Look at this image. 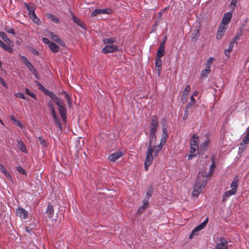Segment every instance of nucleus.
<instances>
[{
    "mask_svg": "<svg viewBox=\"0 0 249 249\" xmlns=\"http://www.w3.org/2000/svg\"><path fill=\"white\" fill-rule=\"evenodd\" d=\"M206 175L204 170L200 171L198 173L196 182L193 190V194L194 196H197L203 188L205 187L207 181V178L205 177Z\"/></svg>",
    "mask_w": 249,
    "mask_h": 249,
    "instance_id": "1",
    "label": "nucleus"
},
{
    "mask_svg": "<svg viewBox=\"0 0 249 249\" xmlns=\"http://www.w3.org/2000/svg\"><path fill=\"white\" fill-rule=\"evenodd\" d=\"M241 35V34L240 33H238L230 41L228 49L225 50L224 53L228 57L230 56V53L232 51L234 46L235 45H237V41L239 39Z\"/></svg>",
    "mask_w": 249,
    "mask_h": 249,
    "instance_id": "2",
    "label": "nucleus"
},
{
    "mask_svg": "<svg viewBox=\"0 0 249 249\" xmlns=\"http://www.w3.org/2000/svg\"><path fill=\"white\" fill-rule=\"evenodd\" d=\"M152 142H149V145L147 148L146 158L145 160V163H147L148 164H152L153 160V148L152 147Z\"/></svg>",
    "mask_w": 249,
    "mask_h": 249,
    "instance_id": "3",
    "label": "nucleus"
},
{
    "mask_svg": "<svg viewBox=\"0 0 249 249\" xmlns=\"http://www.w3.org/2000/svg\"><path fill=\"white\" fill-rule=\"evenodd\" d=\"M119 46L117 45L107 44L102 50V52L104 54L112 53L119 51Z\"/></svg>",
    "mask_w": 249,
    "mask_h": 249,
    "instance_id": "4",
    "label": "nucleus"
},
{
    "mask_svg": "<svg viewBox=\"0 0 249 249\" xmlns=\"http://www.w3.org/2000/svg\"><path fill=\"white\" fill-rule=\"evenodd\" d=\"M158 125L150 124V134L149 142H155L157 139L156 133L157 131Z\"/></svg>",
    "mask_w": 249,
    "mask_h": 249,
    "instance_id": "5",
    "label": "nucleus"
},
{
    "mask_svg": "<svg viewBox=\"0 0 249 249\" xmlns=\"http://www.w3.org/2000/svg\"><path fill=\"white\" fill-rule=\"evenodd\" d=\"M113 13V10L111 8L105 9H95L91 13L92 16H96L98 14L110 15Z\"/></svg>",
    "mask_w": 249,
    "mask_h": 249,
    "instance_id": "6",
    "label": "nucleus"
},
{
    "mask_svg": "<svg viewBox=\"0 0 249 249\" xmlns=\"http://www.w3.org/2000/svg\"><path fill=\"white\" fill-rule=\"evenodd\" d=\"M227 241L225 238L220 237L219 239V242L217 243L214 249H227Z\"/></svg>",
    "mask_w": 249,
    "mask_h": 249,
    "instance_id": "7",
    "label": "nucleus"
},
{
    "mask_svg": "<svg viewBox=\"0 0 249 249\" xmlns=\"http://www.w3.org/2000/svg\"><path fill=\"white\" fill-rule=\"evenodd\" d=\"M208 221V218H207L202 223L200 224L199 225L196 226L192 231V233L190 235V238H192V236L195 235H197V232L202 230L206 225Z\"/></svg>",
    "mask_w": 249,
    "mask_h": 249,
    "instance_id": "8",
    "label": "nucleus"
},
{
    "mask_svg": "<svg viewBox=\"0 0 249 249\" xmlns=\"http://www.w3.org/2000/svg\"><path fill=\"white\" fill-rule=\"evenodd\" d=\"M124 153L122 151H117L111 154H110L108 157V160L114 162L118 159L123 156Z\"/></svg>",
    "mask_w": 249,
    "mask_h": 249,
    "instance_id": "9",
    "label": "nucleus"
},
{
    "mask_svg": "<svg viewBox=\"0 0 249 249\" xmlns=\"http://www.w3.org/2000/svg\"><path fill=\"white\" fill-rule=\"evenodd\" d=\"M17 214L23 219H26L28 216L27 211L21 207H19L17 209Z\"/></svg>",
    "mask_w": 249,
    "mask_h": 249,
    "instance_id": "10",
    "label": "nucleus"
},
{
    "mask_svg": "<svg viewBox=\"0 0 249 249\" xmlns=\"http://www.w3.org/2000/svg\"><path fill=\"white\" fill-rule=\"evenodd\" d=\"M155 65L156 71L158 76H160L162 66L161 58L156 57Z\"/></svg>",
    "mask_w": 249,
    "mask_h": 249,
    "instance_id": "11",
    "label": "nucleus"
},
{
    "mask_svg": "<svg viewBox=\"0 0 249 249\" xmlns=\"http://www.w3.org/2000/svg\"><path fill=\"white\" fill-rule=\"evenodd\" d=\"M226 30V27L225 25H221L218 28L217 33L216 34V38L217 39H220L224 35V33L225 32Z\"/></svg>",
    "mask_w": 249,
    "mask_h": 249,
    "instance_id": "12",
    "label": "nucleus"
},
{
    "mask_svg": "<svg viewBox=\"0 0 249 249\" xmlns=\"http://www.w3.org/2000/svg\"><path fill=\"white\" fill-rule=\"evenodd\" d=\"M236 191L234 189H231L225 192L222 196V201H226L229 197L236 194Z\"/></svg>",
    "mask_w": 249,
    "mask_h": 249,
    "instance_id": "13",
    "label": "nucleus"
},
{
    "mask_svg": "<svg viewBox=\"0 0 249 249\" xmlns=\"http://www.w3.org/2000/svg\"><path fill=\"white\" fill-rule=\"evenodd\" d=\"M232 14L231 12H227L225 13L224 15V17L222 19V25H226L228 24L231 18H232Z\"/></svg>",
    "mask_w": 249,
    "mask_h": 249,
    "instance_id": "14",
    "label": "nucleus"
},
{
    "mask_svg": "<svg viewBox=\"0 0 249 249\" xmlns=\"http://www.w3.org/2000/svg\"><path fill=\"white\" fill-rule=\"evenodd\" d=\"M198 150H199V147L195 148V147L191 146L190 153L188 156V160H190L192 159L193 158L195 157Z\"/></svg>",
    "mask_w": 249,
    "mask_h": 249,
    "instance_id": "15",
    "label": "nucleus"
},
{
    "mask_svg": "<svg viewBox=\"0 0 249 249\" xmlns=\"http://www.w3.org/2000/svg\"><path fill=\"white\" fill-rule=\"evenodd\" d=\"M199 137L196 134H193L190 142V146H194L195 148L199 147Z\"/></svg>",
    "mask_w": 249,
    "mask_h": 249,
    "instance_id": "16",
    "label": "nucleus"
},
{
    "mask_svg": "<svg viewBox=\"0 0 249 249\" xmlns=\"http://www.w3.org/2000/svg\"><path fill=\"white\" fill-rule=\"evenodd\" d=\"M214 160H215V158H214V157L213 156L212 157V164L210 167V170L208 173H207L206 172H205V173L207 174L206 175H205V177L206 178L210 177L212 175V174L213 173V172L214 171V169L215 166V163H214Z\"/></svg>",
    "mask_w": 249,
    "mask_h": 249,
    "instance_id": "17",
    "label": "nucleus"
},
{
    "mask_svg": "<svg viewBox=\"0 0 249 249\" xmlns=\"http://www.w3.org/2000/svg\"><path fill=\"white\" fill-rule=\"evenodd\" d=\"M26 67L29 69L30 71L32 73V74H33L35 77L38 79L39 77L38 76V72L37 70L36 69L35 67L31 63L28 64L27 66H26Z\"/></svg>",
    "mask_w": 249,
    "mask_h": 249,
    "instance_id": "18",
    "label": "nucleus"
},
{
    "mask_svg": "<svg viewBox=\"0 0 249 249\" xmlns=\"http://www.w3.org/2000/svg\"><path fill=\"white\" fill-rule=\"evenodd\" d=\"M45 213L48 217L50 218L53 217L54 214V210L53 206L51 204H48Z\"/></svg>",
    "mask_w": 249,
    "mask_h": 249,
    "instance_id": "19",
    "label": "nucleus"
},
{
    "mask_svg": "<svg viewBox=\"0 0 249 249\" xmlns=\"http://www.w3.org/2000/svg\"><path fill=\"white\" fill-rule=\"evenodd\" d=\"M59 112L63 122L66 121V109L64 106L60 107H59Z\"/></svg>",
    "mask_w": 249,
    "mask_h": 249,
    "instance_id": "20",
    "label": "nucleus"
},
{
    "mask_svg": "<svg viewBox=\"0 0 249 249\" xmlns=\"http://www.w3.org/2000/svg\"><path fill=\"white\" fill-rule=\"evenodd\" d=\"M238 183V176L236 175L233 178V180L230 186L231 188V189H234L235 191H237Z\"/></svg>",
    "mask_w": 249,
    "mask_h": 249,
    "instance_id": "21",
    "label": "nucleus"
},
{
    "mask_svg": "<svg viewBox=\"0 0 249 249\" xmlns=\"http://www.w3.org/2000/svg\"><path fill=\"white\" fill-rule=\"evenodd\" d=\"M199 36V30L198 29L195 30L191 36V41L194 43H196L197 40Z\"/></svg>",
    "mask_w": 249,
    "mask_h": 249,
    "instance_id": "22",
    "label": "nucleus"
},
{
    "mask_svg": "<svg viewBox=\"0 0 249 249\" xmlns=\"http://www.w3.org/2000/svg\"><path fill=\"white\" fill-rule=\"evenodd\" d=\"M164 54V46L163 43H160L159 48L156 54V57L161 58Z\"/></svg>",
    "mask_w": 249,
    "mask_h": 249,
    "instance_id": "23",
    "label": "nucleus"
},
{
    "mask_svg": "<svg viewBox=\"0 0 249 249\" xmlns=\"http://www.w3.org/2000/svg\"><path fill=\"white\" fill-rule=\"evenodd\" d=\"M24 6L27 9L29 13H32L35 12V10L36 9V7L35 5L33 3H26L25 2L24 4Z\"/></svg>",
    "mask_w": 249,
    "mask_h": 249,
    "instance_id": "24",
    "label": "nucleus"
},
{
    "mask_svg": "<svg viewBox=\"0 0 249 249\" xmlns=\"http://www.w3.org/2000/svg\"><path fill=\"white\" fill-rule=\"evenodd\" d=\"M46 17L50 19L52 21L58 24L60 23V20L59 19L56 17V16H54L51 13H47L46 14Z\"/></svg>",
    "mask_w": 249,
    "mask_h": 249,
    "instance_id": "25",
    "label": "nucleus"
},
{
    "mask_svg": "<svg viewBox=\"0 0 249 249\" xmlns=\"http://www.w3.org/2000/svg\"><path fill=\"white\" fill-rule=\"evenodd\" d=\"M0 47L3 50L12 53L13 49L12 47H10L8 45L3 43L2 41L0 39Z\"/></svg>",
    "mask_w": 249,
    "mask_h": 249,
    "instance_id": "26",
    "label": "nucleus"
},
{
    "mask_svg": "<svg viewBox=\"0 0 249 249\" xmlns=\"http://www.w3.org/2000/svg\"><path fill=\"white\" fill-rule=\"evenodd\" d=\"M48 47L53 53H56L59 51V47L53 42H52L50 44H49Z\"/></svg>",
    "mask_w": 249,
    "mask_h": 249,
    "instance_id": "27",
    "label": "nucleus"
},
{
    "mask_svg": "<svg viewBox=\"0 0 249 249\" xmlns=\"http://www.w3.org/2000/svg\"><path fill=\"white\" fill-rule=\"evenodd\" d=\"M0 171H1L4 175V176L8 179L11 180L12 177L11 175L6 170L4 166L0 163Z\"/></svg>",
    "mask_w": 249,
    "mask_h": 249,
    "instance_id": "28",
    "label": "nucleus"
},
{
    "mask_svg": "<svg viewBox=\"0 0 249 249\" xmlns=\"http://www.w3.org/2000/svg\"><path fill=\"white\" fill-rule=\"evenodd\" d=\"M209 145V141L208 140H205L203 142L200 143L199 146V149L200 151H205L207 150Z\"/></svg>",
    "mask_w": 249,
    "mask_h": 249,
    "instance_id": "29",
    "label": "nucleus"
},
{
    "mask_svg": "<svg viewBox=\"0 0 249 249\" xmlns=\"http://www.w3.org/2000/svg\"><path fill=\"white\" fill-rule=\"evenodd\" d=\"M10 120L16 125L18 126L20 128L22 129L24 128V126L23 125V124L21 123V122L16 119V118L13 116L11 115L10 116Z\"/></svg>",
    "mask_w": 249,
    "mask_h": 249,
    "instance_id": "30",
    "label": "nucleus"
},
{
    "mask_svg": "<svg viewBox=\"0 0 249 249\" xmlns=\"http://www.w3.org/2000/svg\"><path fill=\"white\" fill-rule=\"evenodd\" d=\"M30 17L32 18L33 21L37 24H40V20L39 18L36 16L35 12L29 13Z\"/></svg>",
    "mask_w": 249,
    "mask_h": 249,
    "instance_id": "31",
    "label": "nucleus"
},
{
    "mask_svg": "<svg viewBox=\"0 0 249 249\" xmlns=\"http://www.w3.org/2000/svg\"><path fill=\"white\" fill-rule=\"evenodd\" d=\"M117 41L116 37H110L107 38H105L103 40V42L105 44H111L114 45L113 44Z\"/></svg>",
    "mask_w": 249,
    "mask_h": 249,
    "instance_id": "32",
    "label": "nucleus"
},
{
    "mask_svg": "<svg viewBox=\"0 0 249 249\" xmlns=\"http://www.w3.org/2000/svg\"><path fill=\"white\" fill-rule=\"evenodd\" d=\"M18 145L19 149L23 152L26 153L27 152L26 146L23 142L21 141H18Z\"/></svg>",
    "mask_w": 249,
    "mask_h": 249,
    "instance_id": "33",
    "label": "nucleus"
},
{
    "mask_svg": "<svg viewBox=\"0 0 249 249\" xmlns=\"http://www.w3.org/2000/svg\"><path fill=\"white\" fill-rule=\"evenodd\" d=\"M162 133L161 139H163L164 140L166 141L168 134V131L167 129V127L166 126L162 127Z\"/></svg>",
    "mask_w": 249,
    "mask_h": 249,
    "instance_id": "34",
    "label": "nucleus"
},
{
    "mask_svg": "<svg viewBox=\"0 0 249 249\" xmlns=\"http://www.w3.org/2000/svg\"><path fill=\"white\" fill-rule=\"evenodd\" d=\"M0 37L7 44H9L11 42L10 39L8 37L6 34L3 32H0Z\"/></svg>",
    "mask_w": 249,
    "mask_h": 249,
    "instance_id": "35",
    "label": "nucleus"
},
{
    "mask_svg": "<svg viewBox=\"0 0 249 249\" xmlns=\"http://www.w3.org/2000/svg\"><path fill=\"white\" fill-rule=\"evenodd\" d=\"M213 57H210L209 58L206 62L205 66L206 69L210 70L211 68V65L213 62Z\"/></svg>",
    "mask_w": 249,
    "mask_h": 249,
    "instance_id": "36",
    "label": "nucleus"
},
{
    "mask_svg": "<svg viewBox=\"0 0 249 249\" xmlns=\"http://www.w3.org/2000/svg\"><path fill=\"white\" fill-rule=\"evenodd\" d=\"M211 70L208 69L202 70L200 73L201 77L206 78L208 77V74H209Z\"/></svg>",
    "mask_w": 249,
    "mask_h": 249,
    "instance_id": "37",
    "label": "nucleus"
},
{
    "mask_svg": "<svg viewBox=\"0 0 249 249\" xmlns=\"http://www.w3.org/2000/svg\"><path fill=\"white\" fill-rule=\"evenodd\" d=\"M45 94L49 96L53 100V101L55 99H57V96L55 95V94L53 93V91H50L49 90Z\"/></svg>",
    "mask_w": 249,
    "mask_h": 249,
    "instance_id": "38",
    "label": "nucleus"
},
{
    "mask_svg": "<svg viewBox=\"0 0 249 249\" xmlns=\"http://www.w3.org/2000/svg\"><path fill=\"white\" fill-rule=\"evenodd\" d=\"M38 141L40 143V144L45 147H46L48 146V143L46 141V140L44 139L43 137L40 136L38 137Z\"/></svg>",
    "mask_w": 249,
    "mask_h": 249,
    "instance_id": "39",
    "label": "nucleus"
},
{
    "mask_svg": "<svg viewBox=\"0 0 249 249\" xmlns=\"http://www.w3.org/2000/svg\"><path fill=\"white\" fill-rule=\"evenodd\" d=\"M150 124H155L158 126V120L156 115L151 116Z\"/></svg>",
    "mask_w": 249,
    "mask_h": 249,
    "instance_id": "40",
    "label": "nucleus"
},
{
    "mask_svg": "<svg viewBox=\"0 0 249 249\" xmlns=\"http://www.w3.org/2000/svg\"><path fill=\"white\" fill-rule=\"evenodd\" d=\"M154 188L151 186L148 187L146 192V196L147 197L149 198L152 196L153 193Z\"/></svg>",
    "mask_w": 249,
    "mask_h": 249,
    "instance_id": "41",
    "label": "nucleus"
},
{
    "mask_svg": "<svg viewBox=\"0 0 249 249\" xmlns=\"http://www.w3.org/2000/svg\"><path fill=\"white\" fill-rule=\"evenodd\" d=\"M37 86L38 88V89L40 90H41L44 94H46V93L48 91V89H47L46 88H45L39 82L37 81L36 82Z\"/></svg>",
    "mask_w": 249,
    "mask_h": 249,
    "instance_id": "42",
    "label": "nucleus"
},
{
    "mask_svg": "<svg viewBox=\"0 0 249 249\" xmlns=\"http://www.w3.org/2000/svg\"><path fill=\"white\" fill-rule=\"evenodd\" d=\"M17 171L20 174L24 175L26 176L27 175L26 172L20 166H18L17 167Z\"/></svg>",
    "mask_w": 249,
    "mask_h": 249,
    "instance_id": "43",
    "label": "nucleus"
},
{
    "mask_svg": "<svg viewBox=\"0 0 249 249\" xmlns=\"http://www.w3.org/2000/svg\"><path fill=\"white\" fill-rule=\"evenodd\" d=\"M25 92L26 94L30 96L33 99L36 100V94L34 93L31 92L28 88H25Z\"/></svg>",
    "mask_w": 249,
    "mask_h": 249,
    "instance_id": "44",
    "label": "nucleus"
},
{
    "mask_svg": "<svg viewBox=\"0 0 249 249\" xmlns=\"http://www.w3.org/2000/svg\"><path fill=\"white\" fill-rule=\"evenodd\" d=\"M190 90H191L190 86L189 85H187L183 91V92H182L183 96H185V95L186 96V95H188V93Z\"/></svg>",
    "mask_w": 249,
    "mask_h": 249,
    "instance_id": "45",
    "label": "nucleus"
},
{
    "mask_svg": "<svg viewBox=\"0 0 249 249\" xmlns=\"http://www.w3.org/2000/svg\"><path fill=\"white\" fill-rule=\"evenodd\" d=\"M51 38L57 43L61 39L59 36L54 35L53 33H51Z\"/></svg>",
    "mask_w": 249,
    "mask_h": 249,
    "instance_id": "46",
    "label": "nucleus"
},
{
    "mask_svg": "<svg viewBox=\"0 0 249 249\" xmlns=\"http://www.w3.org/2000/svg\"><path fill=\"white\" fill-rule=\"evenodd\" d=\"M53 102L58 106V107L64 106L62 100L58 97L57 99H55Z\"/></svg>",
    "mask_w": 249,
    "mask_h": 249,
    "instance_id": "47",
    "label": "nucleus"
},
{
    "mask_svg": "<svg viewBox=\"0 0 249 249\" xmlns=\"http://www.w3.org/2000/svg\"><path fill=\"white\" fill-rule=\"evenodd\" d=\"M28 50L34 54L38 56L39 55V52L32 47H29Z\"/></svg>",
    "mask_w": 249,
    "mask_h": 249,
    "instance_id": "48",
    "label": "nucleus"
},
{
    "mask_svg": "<svg viewBox=\"0 0 249 249\" xmlns=\"http://www.w3.org/2000/svg\"><path fill=\"white\" fill-rule=\"evenodd\" d=\"M152 147L153 148V152L154 153L155 155L156 156L159 152L161 150V148H159L157 146H152Z\"/></svg>",
    "mask_w": 249,
    "mask_h": 249,
    "instance_id": "49",
    "label": "nucleus"
},
{
    "mask_svg": "<svg viewBox=\"0 0 249 249\" xmlns=\"http://www.w3.org/2000/svg\"><path fill=\"white\" fill-rule=\"evenodd\" d=\"M249 142V135L247 134L244 136L243 141H242V143H243L244 145H246L248 144Z\"/></svg>",
    "mask_w": 249,
    "mask_h": 249,
    "instance_id": "50",
    "label": "nucleus"
},
{
    "mask_svg": "<svg viewBox=\"0 0 249 249\" xmlns=\"http://www.w3.org/2000/svg\"><path fill=\"white\" fill-rule=\"evenodd\" d=\"M15 95L18 98H20L22 99H26V97H25L24 94L22 92H18L15 94Z\"/></svg>",
    "mask_w": 249,
    "mask_h": 249,
    "instance_id": "51",
    "label": "nucleus"
},
{
    "mask_svg": "<svg viewBox=\"0 0 249 249\" xmlns=\"http://www.w3.org/2000/svg\"><path fill=\"white\" fill-rule=\"evenodd\" d=\"M21 61L26 66H27L28 64L31 63L25 56H21Z\"/></svg>",
    "mask_w": 249,
    "mask_h": 249,
    "instance_id": "52",
    "label": "nucleus"
},
{
    "mask_svg": "<svg viewBox=\"0 0 249 249\" xmlns=\"http://www.w3.org/2000/svg\"><path fill=\"white\" fill-rule=\"evenodd\" d=\"M166 141L164 140L163 139H160V141L159 145H157V146L159 147V148L162 149L164 145H165L166 143Z\"/></svg>",
    "mask_w": 249,
    "mask_h": 249,
    "instance_id": "53",
    "label": "nucleus"
},
{
    "mask_svg": "<svg viewBox=\"0 0 249 249\" xmlns=\"http://www.w3.org/2000/svg\"><path fill=\"white\" fill-rule=\"evenodd\" d=\"M195 103H194L193 102L190 101L186 106L185 109H189L190 108H191L194 105Z\"/></svg>",
    "mask_w": 249,
    "mask_h": 249,
    "instance_id": "54",
    "label": "nucleus"
},
{
    "mask_svg": "<svg viewBox=\"0 0 249 249\" xmlns=\"http://www.w3.org/2000/svg\"><path fill=\"white\" fill-rule=\"evenodd\" d=\"M142 205L141 206L144 210L148 207L149 205V202L148 200H144L142 202Z\"/></svg>",
    "mask_w": 249,
    "mask_h": 249,
    "instance_id": "55",
    "label": "nucleus"
},
{
    "mask_svg": "<svg viewBox=\"0 0 249 249\" xmlns=\"http://www.w3.org/2000/svg\"><path fill=\"white\" fill-rule=\"evenodd\" d=\"M237 0H231L230 6L231 8L234 9L237 4Z\"/></svg>",
    "mask_w": 249,
    "mask_h": 249,
    "instance_id": "56",
    "label": "nucleus"
},
{
    "mask_svg": "<svg viewBox=\"0 0 249 249\" xmlns=\"http://www.w3.org/2000/svg\"><path fill=\"white\" fill-rule=\"evenodd\" d=\"M42 42L44 43V44H47L48 46H49V44H50V43L52 42V41H50L49 39L48 38H46V37H43L42 38Z\"/></svg>",
    "mask_w": 249,
    "mask_h": 249,
    "instance_id": "57",
    "label": "nucleus"
},
{
    "mask_svg": "<svg viewBox=\"0 0 249 249\" xmlns=\"http://www.w3.org/2000/svg\"><path fill=\"white\" fill-rule=\"evenodd\" d=\"M71 15L72 16V19L73 20L74 22L77 24H78L79 22L80 21L79 19L75 16L73 13L71 12Z\"/></svg>",
    "mask_w": 249,
    "mask_h": 249,
    "instance_id": "58",
    "label": "nucleus"
},
{
    "mask_svg": "<svg viewBox=\"0 0 249 249\" xmlns=\"http://www.w3.org/2000/svg\"><path fill=\"white\" fill-rule=\"evenodd\" d=\"M48 107L49 110L54 108V106L51 100H50L48 104Z\"/></svg>",
    "mask_w": 249,
    "mask_h": 249,
    "instance_id": "59",
    "label": "nucleus"
},
{
    "mask_svg": "<svg viewBox=\"0 0 249 249\" xmlns=\"http://www.w3.org/2000/svg\"><path fill=\"white\" fill-rule=\"evenodd\" d=\"M0 83L2 84V85L6 88H8L7 84V83L4 81L3 78L0 76Z\"/></svg>",
    "mask_w": 249,
    "mask_h": 249,
    "instance_id": "60",
    "label": "nucleus"
},
{
    "mask_svg": "<svg viewBox=\"0 0 249 249\" xmlns=\"http://www.w3.org/2000/svg\"><path fill=\"white\" fill-rule=\"evenodd\" d=\"M246 146H245V145L244 144H242V143H241V145L240 146L239 148V152H243L245 149H246Z\"/></svg>",
    "mask_w": 249,
    "mask_h": 249,
    "instance_id": "61",
    "label": "nucleus"
},
{
    "mask_svg": "<svg viewBox=\"0 0 249 249\" xmlns=\"http://www.w3.org/2000/svg\"><path fill=\"white\" fill-rule=\"evenodd\" d=\"M188 117V109H185V110L184 111V113L183 116V119L184 120H186Z\"/></svg>",
    "mask_w": 249,
    "mask_h": 249,
    "instance_id": "62",
    "label": "nucleus"
},
{
    "mask_svg": "<svg viewBox=\"0 0 249 249\" xmlns=\"http://www.w3.org/2000/svg\"><path fill=\"white\" fill-rule=\"evenodd\" d=\"M188 95H186V96H183V94L181 95V100L182 103H184L186 101L187 98H188Z\"/></svg>",
    "mask_w": 249,
    "mask_h": 249,
    "instance_id": "63",
    "label": "nucleus"
},
{
    "mask_svg": "<svg viewBox=\"0 0 249 249\" xmlns=\"http://www.w3.org/2000/svg\"><path fill=\"white\" fill-rule=\"evenodd\" d=\"M63 92L64 94L65 97L67 100L71 99V97L67 92L64 91Z\"/></svg>",
    "mask_w": 249,
    "mask_h": 249,
    "instance_id": "64",
    "label": "nucleus"
}]
</instances>
